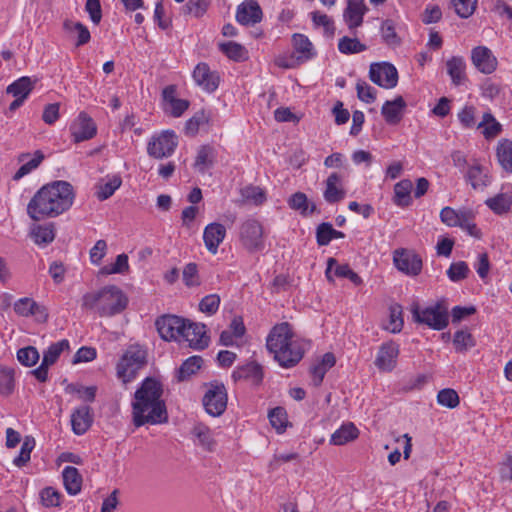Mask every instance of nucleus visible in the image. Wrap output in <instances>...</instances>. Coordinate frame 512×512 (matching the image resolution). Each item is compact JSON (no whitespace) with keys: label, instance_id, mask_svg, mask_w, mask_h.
<instances>
[{"label":"nucleus","instance_id":"obj_41","mask_svg":"<svg viewBox=\"0 0 512 512\" xmlns=\"http://www.w3.org/2000/svg\"><path fill=\"white\" fill-rule=\"evenodd\" d=\"M484 128L482 134L486 139H492L499 135L502 131V126L496 121L494 116L486 112L482 116V121L478 124L477 128Z\"/></svg>","mask_w":512,"mask_h":512},{"label":"nucleus","instance_id":"obj_52","mask_svg":"<svg viewBox=\"0 0 512 512\" xmlns=\"http://www.w3.org/2000/svg\"><path fill=\"white\" fill-rule=\"evenodd\" d=\"M381 35L383 41L392 47L399 46L401 43L400 37L396 33L395 24L392 20L387 19L381 25Z\"/></svg>","mask_w":512,"mask_h":512},{"label":"nucleus","instance_id":"obj_21","mask_svg":"<svg viewBox=\"0 0 512 512\" xmlns=\"http://www.w3.org/2000/svg\"><path fill=\"white\" fill-rule=\"evenodd\" d=\"M225 236L226 228L223 224L218 222L208 224L203 232L205 247L211 254H216Z\"/></svg>","mask_w":512,"mask_h":512},{"label":"nucleus","instance_id":"obj_11","mask_svg":"<svg viewBox=\"0 0 512 512\" xmlns=\"http://www.w3.org/2000/svg\"><path fill=\"white\" fill-rule=\"evenodd\" d=\"M69 348V341L63 339L56 343H52L43 353V359L39 367L30 371L39 382H46L48 380V369L55 364L60 357L61 353Z\"/></svg>","mask_w":512,"mask_h":512},{"label":"nucleus","instance_id":"obj_49","mask_svg":"<svg viewBox=\"0 0 512 512\" xmlns=\"http://www.w3.org/2000/svg\"><path fill=\"white\" fill-rule=\"evenodd\" d=\"M129 271L128 256L125 253L119 254L113 264L105 265L100 269V274H124Z\"/></svg>","mask_w":512,"mask_h":512},{"label":"nucleus","instance_id":"obj_38","mask_svg":"<svg viewBox=\"0 0 512 512\" xmlns=\"http://www.w3.org/2000/svg\"><path fill=\"white\" fill-rule=\"evenodd\" d=\"M497 158L501 167L509 173H512V141L503 139L497 146Z\"/></svg>","mask_w":512,"mask_h":512},{"label":"nucleus","instance_id":"obj_4","mask_svg":"<svg viewBox=\"0 0 512 512\" xmlns=\"http://www.w3.org/2000/svg\"><path fill=\"white\" fill-rule=\"evenodd\" d=\"M146 364L147 351L138 344L130 345L117 363V377L123 384H127L136 378Z\"/></svg>","mask_w":512,"mask_h":512},{"label":"nucleus","instance_id":"obj_56","mask_svg":"<svg viewBox=\"0 0 512 512\" xmlns=\"http://www.w3.org/2000/svg\"><path fill=\"white\" fill-rule=\"evenodd\" d=\"M39 358V352L34 346L23 347L17 351L18 361L26 367L34 366L39 361Z\"/></svg>","mask_w":512,"mask_h":512},{"label":"nucleus","instance_id":"obj_61","mask_svg":"<svg viewBox=\"0 0 512 512\" xmlns=\"http://www.w3.org/2000/svg\"><path fill=\"white\" fill-rule=\"evenodd\" d=\"M121 184V177L118 175H114L112 178L109 179L108 182L100 186V189L97 192V198L99 200L108 199L121 186Z\"/></svg>","mask_w":512,"mask_h":512},{"label":"nucleus","instance_id":"obj_7","mask_svg":"<svg viewBox=\"0 0 512 512\" xmlns=\"http://www.w3.org/2000/svg\"><path fill=\"white\" fill-rule=\"evenodd\" d=\"M240 242L249 252L255 253L264 249L263 227L255 219H248L240 226Z\"/></svg>","mask_w":512,"mask_h":512},{"label":"nucleus","instance_id":"obj_32","mask_svg":"<svg viewBox=\"0 0 512 512\" xmlns=\"http://www.w3.org/2000/svg\"><path fill=\"white\" fill-rule=\"evenodd\" d=\"M36 80L32 81L30 77L23 76L8 85L7 94H11L15 98L26 99L34 88Z\"/></svg>","mask_w":512,"mask_h":512},{"label":"nucleus","instance_id":"obj_37","mask_svg":"<svg viewBox=\"0 0 512 512\" xmlns=\"http://www.w3.org/2000/svg\"><path fill=\"white\" fill-rule=\"evenodd\" d=\"M216 157L215 149L210 145H202L195 159L194 166L200 172H205L206 169L213 166Z\"/></svg>","mask_w":512,"mask_h":512},{"label":"nucleus","instance_id":"obj_44","mask_svg":"<svg viewBox=\"0 0 512 512\" xmlns=\"http://www.w3.org/2000/svg\"><path fill=\"white\" fill-rule=\"evenodd\" d=\"M15 387V370L10 367L0 366V394L8 396Z\"/></svg>","mask_w":512,"mask_h":512},{"label":"nucleus","instance_id":"obj_17","mask_svg":"<svg viewBox=\"0 0 512 512\" xmlns=\"http://www.w3.org/2000/svg\"><path fill=\"white\" fill-rule=\"evenodd\" d=\"M192 76L196 84L208 93L214 92L219 86L220 77L218 73L212 71L207 63L197 64Z\"/></svg>","mask_w":512,"mask_h":512},{"label":"nucleus","instance_id":"obj_59","mask_svg":"<svg viewBox=\"0 0 512 512\" xmlns=\"http://www.w3.org/2000/svg\"><path fill=\"white\" fill-rule=\"evenodd\" d=\"M437 401L440 405L453 409L459 405L460 399L454 389L445 388L438 392Z\"/></svg>","mask_w":512,"mask_h":512},{"label":"nucleus","instance_id":"obj_51","mask_svg":"<svg viewBox=\"0 0 512 512\" xmlns=\"http://www.w3.org/2000/svg\"><path fill=\"white\" fill-rule=\"evenodd\" d=\"M467 208L456 210L452 207L446 206L440 211L441 221L449 227H457L462 220V215L466 212Z\"/></svg>","mask_w":512,"mask_h":512},{"label":"nucleus","instance_id":"obj_25","mask_svg":"<svg viewBox=\"0 0 512 512\" xmlns=\"http://www.w3.org/2000/svg\"><path fill=\"white\" fill-rule=\"evenodd\" d=\"M405 108V100L402 96H397L394 100H388L383 104L381 113L388 124L396 125L401 121Z\"/></svg>","mask_w":512,"mask_h":512},{"label":"nucleus","instance_id":"obj_45","mask_svg":"<svg viewBox=\"0 0 512 512\" xmlns=\"http://www.w3.org/2000/svg\"><path fill=\"white\" fill-rule=\"evenodd\" d=\"M203 359L200 356H191L186 359L178 370V380L184 381L195 374L202 366Z\"/></svg>","mask_w":512,"mask_h":512},{"label":"nucleus","instance_id":"obj_42","mask_svg":"<svg viewBox=\"0 0 512 512\" xmlns=\"http://www.w3.org/2000/svg\"><path fill=\"white\" fill-rule=\"evenodd\" d=\"M35 445L36 442L33 436H25L21 445L20 452L18 456L14 458L13 464L19 468L26 466L31 459V452L33 451Z\"/></svg>","mask_w":512,"mask_h":512},{"label":"nucleus","instance_id":"obj_58","mask_svg":"<svg viewBox=\"0 0 512 512\" xmlns=\"http://www.w3.org/2000/svg\"><path fill=\"white\" fill-rule=\"evenodd\" d=\"M470 270L466 262L458 261L450 265L447 270L448 278L453 282H459L468 277Z\"/></svg>","mask_w":512,"mask_h":512},{"label":"nucleus","instance_id":"obj_24","mask_svg":"<svg viewBox=\"0 0 512 512\" xmlns=\"http://www.w3.org/2000/svg\"><path fill=\"white\" fill-rule=\"evenodd\" d=\"M93 423V413L89 406L76 408L71 414L72 431L76 435H83Z\"/></svg>","mask_w":512,"mask_h":512},{"label":"nucleus","instance_id":"obj_12","mask_svg":"<svg viewBox=\"0 0 512 512\" xmlns=\"http://www.w3.org/2000/svg\"><path fill=\"white\" fill-rule=\"evenodd\" d=\"M369 78L376 85L390 89L397 85L398 72L390 63H372L370 65Z\"/></svg>","mask_w":512,"mask_h":512},{"label":"nucleus","instance_id":"obj_36","mask_svg":"<svg viewBox=\"0 0 512 512\" xmlns=\"http://www.w3.org/2000/svg\"><path fill=\"white\" fill-rule=\"evenodd\" d=\"M359 431L353 423L342 425L331 436L330 442L333 445H344L358 437Z\"/></svg>","mask_w":512,"mask_h":512},{"label":"nucleus","instance_id":"obj_1","mask_svg":"<svg viewBox=\"0 0 512 512\" xmlns=\"http://www.w3.org/2000/svg\"><path fill=\"white\" fill-rule=\"evenodd\" d=\"M163 393V384L157 378L146 377L141 382L131 402V421L135 428L168 422Z\"/></svg>","mask_w":512,"mask_h":512},{"label":"nucleus","instance_id":"obj_31","mask_svg":"<svg viewBox=\"0 0 512 512\" xmlns=\"http://www.w3.org/2000/svg\"><path fill=\"white\" fill-rule=\"evenodd\" d=\"M65 489L70 495H77L81 491L82 476L78 469L73 466H67L62 472Z\"/></svg>","mask_w":512,"mask_h":512},{"label":"nucleus","instance_id":"obj_26","mask_svg":"<svg viewBox=\"0 0 512 512\" xmlns=\"http://www.w3.org/2000/svg\"><path fill=\"white\" fill-rule=\"evenodd\" d=\"M232 378L235 381L247 380L255 385H259L263 380L262 366L256 362H249L237 367L232 373Z\"/></svg>","mask_w":512,"mask_h":512},{"label":"nucleus","instance_id":"obj_63","mask_svg":"<svg viewBox=\"0 0 512 512\" xmlns=\"http://www.w3.org/2000/svg\"><path fill=\"white\" fill-rule=\"evenodd\" d=\"M312 22L315 26H323L324 31L327 35L333 36L335 32V26L333 20L326 14L319 11L311 12Z\"/></svg>","mask_w":512,"mask_h":512},{"label":"nucleus","instance_id":"obj_19","mask_svg":"<svg viewBox=\"0 0 512 512\" xmlns=\"http://www.w3.org/2000/svg\"><path fill=\"white\" fill-rule=\"evenodd\" d=\"M473 65L484 74H491L497 68V59L492 51L485 46H477L471 52Z\"/></svg>","mask_w":512,"mask_h":512},{"label":"nucleus","instance_id":"obj_9","mask_svg":"<svg viewBox=\"0 0 512 512\" xmlns=\"http://www.w3.org/2000/svg\"><path fill=\"white\" fill-rule=\"evenodd\" d=\"M178 145L177 136L173 131H163L152 136L147 144V153L155 159L171 156Z\"/></svg>","mask_w":512,"mask_h":512},{"label":"nucleus","instance_id":"obj_18","mask_svg":"<svg viewBox=\"0 0 512 512\" xmlns=\"http://www.w3.org/2000/svg\"><path fill=\"white\" fill-rule=\"evenodd\" d=\"M14 311L22 317L35 316L39 322H46L48 310L45 306L38 304L32 298H20L14 303Z\"/></svg>","mask_w":512,"mask_h":512},{"label":"nucleus","instance_id":"obj_28","mask_svg":"<svg viewBox=\"0 0 512 512\" xmlns=\"http://www.w3.org/2000/svg\"><path fill=\"white\" fill-rule=\"evenodd\" d=\"M447 73L455 86H460L466 81V64L462 57L453 56L446 62Z\"/></svg>","mask_w":512,"mask_h":512},{"label":"nucleus","instance_id":"obj_6","mask_svg":"<svg viewBox=\"0 0 512 512\" xmlns=\"http://www.w3.org/2000/svg\"><path fill=\"white\" fill-rule=\"evenodd\" d=\"M128 305V298L123 291L115 286H107L102 289V301L99 307L101 317H109L121 313Z\"/></svg>","mask_w":512,"mask_h":512},{"label":"nucleus","instance_id":"obj_54","mask_svg":"<svg viewBox=\"0 0 512 512\" xmlns=\"http://www.w3.org/2000/svg\"><path fill=\"white\" fill-rule=\"evenodd\" d=\"M220 50L230 59L241 61L246 58V49L239 43L229 41L220 44Z\"/></svg>","mask_w":512,"mask_h":512},{"label":"nucleus","instance_id":"obj_60","mask_svg":"<svg viewBox=\"0 0 512 512\" xmlns=\"http://www.w3.org/2000/svg\"><path fill=\"white\" fill-rule=\"evenodd\" d=\"M183 282L187 287H197L201 284L196 263H188L182 272Z\"/></svg>","mask_w":512,"mask_h":512},{"label":"nucleus","instance_id":"obj_27","mask_svg":"<svg viewBox=\"0 0 512 512\" xmlns=\"http://www.w3.org/2000/svg\"><path fill=\"white\" fill-rule=\"evenodd\" d=\"M287 202L292 210L298 211L302 216L320 212L316 204L309 202L307 195L303 192H295L289 197Z\"/></svg>","mask_w":512,"mask_h":512},{"label":"nucleus","instance_id":"obj_62","mask_svg":"<svg viewBox=\"0 0 512 512\" xmlns=\"http://www.w3.org/2000/svg\"><path fill=\"white\" fill-rule=\"evenodd\" d=\"M271 425L279 432L284 431L287 423V413L282 407H275L268 414Z\"/></svg>","mask_w":512,"mask_h":512},{"label":"nucleus","instance_id":"obj_43","mask_svg":"<svg viewBox=\"0 0 512 512\" xmlns=\"http://www.w3.org/2000/svg\"><path fill=\"white\" fill-rule=\"evenodd\" d=\"M404 325L403 309L398 303H394L389 307V323L385 329L391 333H399Z\"/></svg>","mask_w":512,"mask_h":512},{"label":"nucleus","instance_id":"obj_16","mask_svg":"<svg viewBox=\"0 0 512 512\" xmlns=\"http://www.w3.org/2000/svg\"><path fill=\"white\" fill-rule=\"evenodd\" d=\"M399 353L400 348L396 342H384L379 347L374 364L380 371L391 372L397 366Z\"/></svg>","mask_w":512,"mask_h":512},{"label":"nucleus","instance_id":"obj_20","mask_svg":"<svg viewBox=\"0 0 512 512\" xmlns=\"http://www.w3.org/2000/svg\"><path fill=\"white\" fill-rule=\"evenodd\" d=\"M262 9L256 0H245L236 12V20L242 25H254L262 20Z\"/></svg>","mask_w":512,"mask_h":512},{"label":"nucleus","instance_id":"obj_10","mask_svg":"<svg viewBox=\"0 0 512 512\" xmlns=\"http://www.w3.org/2000/svg\"><path fill=\"white\" fill-rule=\"evenodd\" d=\"M160 337L165 341H181V334L185 328V318L166 314L159 316L155 321Z\"/></svg>","mask_w":512,"mask_h":512},{"label":"nucleus","instance_id":"obj_30","mask_svg":"<svg viewBox=\"0 0 512 512\" xmlns=\"http://www.w3.org/2000/svg\"><path fill=\"white\" fill-rule=\"evenodd\" d=\"M336 363L335 355L331 352H327L322 356V359L314 364L310 372L313 377V383L315 386H320L325 374L329 369H331Z\"/></svg>","mask_w":512,"mask_h":512},{"label":"nucleus","instance_id":"obj_22","mask_svg":"<svg viewBox=\"0 0 512 512\" xmlns=\"http://www.w3.org/2000/svg\"><path fill=\"white\" fill-rule=\"evenodd\" d=\"M346 196V191L342 186V177L340 174L334 172L328 176L325 181V190L323 197L329 204H335L343 200Z\"/></svg>","mask_w":512,"mask_h":512},{"label":"nucleus","instance_id":"obj_3","mask_svg":"<svg viewBox=\"0 0 512 512\" xmlns=\"http://www.w3.org/2000/svg\"><path fill=\"white\" fill-rule=\"evenodd\" d=\"M293 332L288 322L275 325L266 339V347L284 368L295 366L303 358V350L292 341Z\"/></svg>","mask_w":512,"mask_h":512},{"label":"nucleus","instance_id":"obj_53","mask_svg":"<svg viewBox=\"0 0 512 512\" xmlns=\"http://www.w3.org/2000/svg\"><path fill=\"white\" fill-rule=\"evenodd\" d=\"M192 433L206 450L212 451L214 449L215 441L212 438L211 430L207 426L197 424L194 426Z\"/></svg>","mask_w":512,"mask_h":512},{"label":"nucleus","instance_id":"obj_15","mask_svg":"<svg viewBox=\"0 0 512 512\" xmlns=\"http://www.w3.org/2000/svg\"><path fill=\"white\" fill-rule=\"evenodd\" d=\"M74 143H80L93 138L97 128L93 119L86 113L80 112L69 127Z\"/></svg>","mask_w":512,"mask_h":512},{"label":"nucleus","instance_id":"obj_5","mask_svg":"<svg viewBox=\"0 0 512 512\" xmlns=\"http://www.w3.org/2000/svg\"><path fill=\"white\" fill-rule=\"evenodd\" d=\"M411 313L416 323L425 324L433 330H444L449 324L448 306L444 299L424 309H420L419 306L415 304L411 309Z\"/></svg>","mask_w":512,"mask_h":512},{"label":"nucleus","instance_id":"obj_50","mask_svg":"<svg viewBox=\"0 0 512 512\" xmlns=\"http://www.w3.org/2000/svg\"><path fill=\"white\" fill-rule=\"evenodd\" d=\"M338 49L342 54H356L363 52L367 49L365 44H362L357 38H350L344 36L339 39Z\"/></svg>","mask_w":512,"mask_h":512},{"label":"nucleus","instance_id":"obj_2","mask_svg":"<svg viewBox=\"0 0 512 512\" xmlns=\"http://www.w3.org/2000/svg\"><path fill=\"white\" fill-rule=\"evenodd\" d=\"M74 199L75 191L68 181H52L33 195L27 205V214L34 221L55 218L68 211Z\"/></svg>","mask_w":512,"mask_h":512},{"label":"nucleus","instance_id":"obj_40","mask_svg":"<svg viewBox=\"0 0 512 512\" xmlns=\"http://www.w3.org/2000/svg\"><path fill=\"white\" fill-rule=\"evenodd\" d=\"M292 41L295 51L300 54L299 58L308 60L315 55L312 42L304 34L295 33Z\"/></svg>","mask_w":512,"mask_h":512},{"label":"nucleus","instance_id":"obj_35","mask_svg":"<svg viewBox=\"0 0 512 512\" xmlns=\"http://www.w3.org/2000/svg\"><path fill=\"white\" fill-rule=\"evenodd\" d=\"M413 184L409 179H403L394 186V203L400 207H407L411 204V191Z\"/></svg>","mask_w":512,"mask_h":512},{"label":"nucleus","instance_id":"obj_48","mask_svg":"<svg viewBox=\"0 0 512 512\" xmlns=\"http://www.w3.org/2000/svg\"><path fill=\"white\" fill-rule=\"evenodd\" d=\"M475 214L471 209L466 210L464 212V215H462V220L460 221V224L457 225V227H460L462 230L467 232L470 236L480 239L482 236L481 230L477 227L476 223L474 222Z\"/></svg>","mask_w":512,"mask_h":512},{"label":"nucleus","instance_id":"obj_47","mask_svg":"<svg viewBox=\"0 0 512 512\" xmlns=\"http://www.w3.org/2000/svg\"><path fill=\"white\" fill-rule=\"evenodd\" d=\"M209 4V0H188V2L182 6L181 12L185 16L190 15L199 18L206 13Z\"/></svg>","mask_w":512,"mask_h":512},{"label":"nucleus","instance_id":"obj_23","mask_svg":"<svg viewBox=\"0 0 512 512\" xmlns=\"http://www.w3.org/2000/svg\"><path fill=\"white\" fill-rule=\"evenodd\" d=\"M367 7L364 0H348L343 18L350 30H353L363 23V17Z\"/></svg>","mask_w":512,"mask_h":512},{"label":"nucleus","instance_id":"obj_34","mask_svg":"<svg viewBox=\"0 0 512 512\" xmlns=\"http://www.w3.org/2000/svg\"><path fill=\"white\" fill-rule=\"evenodd\" d=\"M63 28L66 32L76 35V47H80L87 44L91 39L90 31L81 22H73L67 19L63 23Z\"/></svg>","mask_w":512,"mask_h":512},{"label":"nucleus","instance_id":"obj_57","mask_svg":"<svg viewBox=\"0 0 512 512\" xmlns=\"http://www.w3.org/2000/svg\"><path fill=\"white\" fill-rule=\"evenodd\" d=\"M45 156L42 151L37 150L34 153V157L28 161L27 163L23 164L17 172L13 176V180L18 181L25 175L29 174L32 170L36 169L41 162L44 160Z\"/></svg>","mask_w":512,"mask_h":512},{"label":"nucleus","instance_id":"obj_29","mask_svg":"<svg viewBox=\"0 0 512 512\" xmlns=\"http://www.w3.org/2000/svg\"><path fill=\"white\" fill-rule=\"evenodd\" d=\"M466 181L470 183L473 189H484L490 183L489 176L484 173L483 166L475 161L469 166L466 175Z\"/></svg>","mask_w":512,"mask_h":512},{"label":"nucleus","instance_id":"obj_64","mask_svg":"<svg viewBox=\"0 0 512 512\" xmlns=\"http://www.w3.org/2000/svg\"><path fill=\"white\" fill-rule=\"evenodd\" d=\"M220 305V297L217 294H210L202 298L199 303V309L201 312L213 315L215 314Z\"/></svg>","mask_w":512,"mask_h":512},{"label":"nucleus","instance_id":"obj_8","mask_svg":"<svg viewBox=\"0 0 512 512\" xmlns=\"http://www.w3.org/2000/svg\"><path fill=\"white\" fill-rule=\"evenodd\" d=\"M205 411L214 417L222 415L227 407V391L223 383H210L203 397Z\"/></svg>","mask_w":512,"mask_h":512},{"label":"nucleus","instance_id":"obj_46","mask_svg":"<svg viewBox=\"0 0 512 512\" xmlns=\"http://www.w3.org/2000/svg\"><path fill=\"white\" fill-rule=\"evenodd\" d=\"M475 344L473 335L467 330H458L455 332L453 345L457 352H466L468 349L474 347Z\"/></svg>","mask_w":512,"mask_h":512},{"label":"nucleus","instance_id":"obj_33","mask_svg":"<svg viewBox=\"0 0 512 512\" xmlns=\"http://www.w3.org/2000/svg\"><path fill=\"white\" fill-rule=\"evenodd\" d=\"M31 237L37 245L46 246L55 239V227L53 223L34 225L31 228Z\"/></svg>","mask_w":512,"mask_h":512},{"label":"nucleus","instance_id":"obj_13","mask_svg":"<svg viewBox=\"0 0 512 512\" xmlns=\"http://www.w3.org/2000/svg\"><path fill=\"white\" fill-rule=\"evenodd\" d=\"M395 267L409 276H417L422 270V259L407 249H397L393 253Z\"/></svg>","mask_w":512,"mask_h":512},{"label":"nucleus","instance_id":"obj_39","mask_svg":"<svg viewBox=\"0 0 512 512\" xmlns=\"http://www.w3.org/2000/svg\"><path fill=\"white\" fill-rule=\"evenodd\" d=\"M485 204L496 214L508 212L512 206V196L508 193H499L492 198H488Z\"/></svg>","mask_w":512,"mask_h":512},{"label":"nucleus","instance_id":"obj_14","mask_svg":"<svg viewBox=\"0 0 512 512\" xmlns=\"http://www.w3.org/2000/svg\"><path fill=\"white\" fill-rule=\"evenodd\" d=\"M181 340L188 342L189 347L195 350H203L209 345V337L206 334V326L201 323L191 322L185 319V328L181 334Z\"/></svg>","mask_w":512,"mask_h":512},{"label":"nucleus","instance_id":"obj_55","mask_svg":"<svg viewBox=\"0 0 512 512\" xmlns=\"http://www.w3.org/2000/svg\"><path fill=\"white\" fill-rule=\"evenodd\" d=\"M456 14L463 18H469L477 7L478 0H450Z\"/></svg>","mask_w":512,"mask_h":512}]
</instances>
